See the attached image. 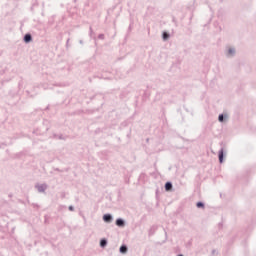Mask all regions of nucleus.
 I'll list each match as a JSON object with an SVG mask.
<instances>
[{
	"label": "nucleus",
	"mask_w": 256,
	"mask_h": 256,
	"mask_svg": "<svg viewBox=\"0 0 256 256\" xmlns=\"http://www.w3.org/2000/svg\"><path fill=\"white\" fill-rule=\"evenodd\" d=\"M165 189L166 191H171V189H173V184H171V182H167L165 184Z\"/></svg>",
	"instance_id": "f257e3e1"
},
{
	"label": "nucleus",
	"mask_w": 256,
	"mask_h": 256,
	"mask_svg": "<svg viewBox=\"0 0 256 256\" xmlns=\"http://www.w3.org/2000/svg\"><path fill=\"white\" fill-rule=\"evenodd\" d=\"M103 219H104V221H106V223H109V221H111L112 217L110 214H105L103 216Z\"/></svg>",
	"instance_id": "f03ea898"
},
{
	"label": "nucleus",
	"mask_w": 256,
	"mask_h": 256,
	"mask_svg": "<svg viewBox=\"0 0 256 256\" xmlns=\"http://www.w3.org/2000/svg\"><path fill=\"white\" fill-rule=\"evenodd\" d=\"M116 225H118V227H123V225H125V222H123V220L118 219L116 220Z\"/></svg>",
	"instance_id": "7ed1b4c3"
},
{
	"label": "nucleus",
	"mask_w": 256,
	"mask_h": 256,
	"mask_svg": "<svg viewBox=\"0 0 256 256\" xmlns=\"http://www.w3.org/2000/svg\"><path fill=\"white\" fill-rule=\"evenodd\" d=\"M24 41L25 43H29V41H31V34H26L24 37Z\"/></svg>",
	"instance_id": "20e7f679"
},
{
	"label": "nucleus",
	"mask_w": 256,
	"mask_h": 256,
	"mask_svg": "<svg viewBox=\"0 0 256 256\" xmlns=\"http://www.w3.org/2000/svg\"><path fill=\"white\" fill-rule=\"evenodd\" d=\"M120 253H127V246H121Z\"/></svg>",
	"instance_id": "39448f33"
},
{
	"label": "nucleus",
	"mask_w": 256,
	"mask_h": 256,
	"mask_svg": "<svg viewBox=\"0 0 256 256\" xmlns=\"http://www.w3.org/2000/svg\"><path fill=\"white\" fill-rule=\"evenodd\" d=\"M219 161L220 163H223V150H221L219 153Z\"/></svg>",
	"instance_id": "423d86ee"
},
{
	"label": "nucleus",
	"mask_w": 256,
	"mask_h": 256,
	"mask_svg": "<svg viewBox=\"0 0 256 256\" xmlns=\"http://www.w3.org/2000/svg\"><path fill=\"white\" fill-rule=\"evenodd\" d=\"M228 55H235V49H233V48H230L229 50H228Z\"/></svg>",
	"instance_id": "0eeeda50"
},
{
	"label": "nucleus",
	"mask_w": 256,
	"mask_h": 256,
	"mask_svg": "<svg viewBox=\"0 0 256 256\" xmlns=\"http://www.w3.org/2000/svg\"><path fill=\"white\" fill-rule=\"evenodd\" d=\"M100 245H101L102 247H105V245H107V240H101V241H100Z\"/></svg>",
	"instance_id": "6e6552de"
},
{
	"label": "nucleus",
	"mask_w": 256,
	"mask_h": 256,
	"mask_svg": "<svg viewBox=\"0 0 256 256\" xmlns=\"http://www.w3.org/2000/svg\"><path fill=\"white\" fill-rule=\"evenodd\" d=\"M163 39H164V41H167V39H169V34L164 33L163 34Z\"/></svg>",
	"instance_id": "1a4fd4ad"
},
{
	"label": "nucleus",
	"mask_w": 256,
	"mask_h": 256,
	"mask_svg": "<svg viewBox=\"0 0 256 256\" xmlns=\"http://www.w3.org/2000/svg\"><path fill=\"white\" fill-rule=\"evenodd\" d=\"M196 206L198 207V208H203V207H205V205H203V203L202 202H198L197 204H196Z\"/></svg>",
	"instance_id": "9d476101"
},
{
	"label": "nucleus",
	"mask_w": 256,
	"mask_h": 256,
	"mask_svg": "<svg viewBox=\"0 0 256 256\" xmlns=\"http://www.w3.org/2000/svg\"><path fill=\"white\" fill-rule=\"evenodd\" d=\"M218 119H219V121H223V119H224L223 114H222V115H220Z\"/></svg>",
	"instance_id": "9b49d317"
},
{
	"label": "nucleus",
	"mask_w": 256,
	"mask_h": 256,
	"mask_svg": "<svg viewBox=\"0 0 256 256\" xmlns=\"http://www.w3.org/2000/svg\"><path fill=\"white\" fill-rule=\"evenodd\" d=\"M218 17H223V14L221 13V11L218 12Z\"/></svg>",
	"instance_id": "f8f14e48"
},
{
	"label": "nucleus",
	"mask_w": 256,
	"mask_h": 256,
	"mask_svg": "<svg viewBox=\"0 0 256 256\" xmlns=\"http://www.w3.org/2000/svg\"><path fill=\"white\" fill-rule=\"evenodd\" d=\"M69 209H70V211H73V206H70Z\"/></svg>",
	"instance_id": "ddd939ff"
},
{
	"label": "nucleus",
	"mask_w": 256,
	"mask_h": 256,
	"mask_svg": "<svg viewBox=\"0 0 256 256\" xmlns=\"http://www.w3.org/2000/svg\"><path fill=\"white\" fill-rule=\"evenodd\" d=\"M90 33H93V30H92V28L90 27Z\"/></svg>",
	"instance_id": "4468645a"
},
{
	"label": "nucleus",
	"mask_w": 256,
	"mask_h": 256,
	"mask_svg": "<svg viewBox=\"0 0 256 256\" xmlns=\"http://www.w3.org/2000/svg\"><path fill=\"white\" fill-rule=\"evenodd\" d=\"M162 33H167V31L164 30V31H162Z\"/></svg>",
	"instance_id": "2eb2a0df"
},
{
	"label": "nucleus",
	"mask_w": 256,
	"mask_h": 256,
	"mask_svg": "<svg viewBox=\"0 0 256 256\" xmlns=\"http://www.w3.org/2000/svg\"><path fill=\"white\" fill-rule=\"evenodd\" d=\"M173 21H175V17H173Z\"/></svg>",
	"instance_id": "dca6fc26"
}]
</instances>
